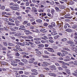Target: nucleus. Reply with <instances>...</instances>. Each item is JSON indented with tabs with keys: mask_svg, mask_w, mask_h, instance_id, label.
I'll use <instances>...</instances> for the list:
<instances>
[{
	"mask_svg": "<svg viewBox=\"0 0 77 77\" xmlns=\"http://www.w3.org/2000/svg\"><path fill=\"white\" fill-rule=\"evenodd\" d=\"M32 12H37V11L36 10V8L35 7H32Z\"/></svg>",
	"mask_w": 77,
	"mask_h": 77,
	"instance_id": "f257e3e1",
	"label": "nucleus"
},
{
	"mask_svg": "<svg viewBox=\"0 0 77 77\" xmlns=\"http://www.w3.org/2000/svg\"><path fill=\"white\" fill-rule=\"evenodd\" d=\"M11 9H12L13 10H14L15 11H16V10L19 9V8L17 7H11Z\"/></svg>",
	"mask_w": 77,
	"mask_h": 77,
	"instance_id": "f03ea898",
	"label": "nucleus"
},
{
	"mask_svg": "<svg viewBox=\"0 0 77 77\" xmlns=\"http://www.w3.org/2000/svg\"><path fill=\"white\" fill-rule=\"evenodd\" d=\"M50 68L51 69L53 70V69H56V66L54 65L51 66V67Z\"/></svg>",
	"mask_w": 77,
	"mask_h": 77,
	"instance_id": "7ed1b4c3",
	"label": "nucleus"
},
{
	"mask_svg": "<svg viewBox=\"0 0 77 77\" xmlns=\"http://www.w3.org/2000/svg\"><path fill=\"white\" fill-rule=\"evenodd\" d=\"M57 24H58V26L59 27H62V25H63V23H60L59 22L57 23Z\"/></svg>",
	"mask_w": 77,
	"mask_h": 77,
	"instance_id": "20e7f679",
	"label": "nucleus"
},
{
	"mask_svg": "<svg viewBox=\"0 0 77 77\" xmlns=\"http://www.w3.org/2000/svg\"><path fill=\"white\" fill-rule=\"evenodd\" d=\"M48 50L51 52H54V51L53 50V49L51 48H48Z\"/></svg>",
	"mask_w": 77,
	"mask_h": 77,
	"instance_id": "39448f33",
	"label": "nucleus"
},
{
	"mask_svg": "<svg viewBox=\"0 0 77 77\" xmlns=\"http://www.w3.org/2000/svg\"><path fill=\"white\" fill-rule=\"evenodd\" d=\"M0 63L3 65H6V62L5 61H2V62L0 61Z\"/></svg>",
	"mask_w": 77,
	"mask_h": 77,
	"instance_id": "423d86ee",
	"label": "nucleus"
},
{
	"mask_svg": "<svg viewBox=\"0 0 77 77\" xmlns=\"http://www.w3.org/2000/svg\"><path fill=\"white\" fill-rule=\"evenodd\" d=\"M43 63L44 64L42 65V66H47V65L48 64V63L46 62H44Z\"/></svg>",
	"mask_w": 77,
	"mask_h": 77,
	"instance_id": "0eeeda50",
	"label": "nucleus"
},
{
	"mask_svg": "<svg viewBox=\"0 0 77 77\" xmlns=\"http://www.w3.org/2000/svg\"><path fill=\"white\" fill-rule=\"evenodd\" d=\"M41 38L42 39H44V40H46V39H48V37L45 35L44 36V37H41Z\"/></svg>",
	"mask_w": 77,
	"mask_h": 77,
	"instance_id": "6e6552de",
	"label": "nucleus"
},
{
	"mask_svg": "<svg viewBox=\"0 0 77 77\" xmlns=\"http://www.w3.org/2000/svg\"><path fill=\"white\" fill-rule=\"evenodd\" d=\"M48 75H51V76H56V75L55 74L52 73H48Z\"/></svg>",
	"mask_w": 77,
	"mask_h": 77,
	"instance_id": "1a4fd4ad",
	"label": "nucleus"
},
{
	"mask_svg": "<svg viewBox=\"0 0 77 77\" xmlns=\"http://www.w3.org/2000/svg\"><path fill=\"white\" fill-rule=\"evenodd\" d=\"M66 32H72V29H66Z\"/></svg>",
	"mask_w": 77,
	"mask_h": 77,
	"instance_id": "9d476101",
	"label": "nucleus"
},
{
	"mask_svg": "<svg viewBox=\"0 0 77 77\" xmlns=\"http://www.w3.org/2000/svg\"><path fill=\"white\" fill-rule=\"evenodd\" d=\"M23 44H25V45H28V46L30 45V44L27 42H23Z\"/></svg>",
	"mask_w": 77,
	"mask_h": 77,
	"instance_id": "9b49d317",
	"label": "nucleus"
},
{
	"mask_svg": "<svg viewBox=\"0 0 77 77\" xmlns=\"http://www.w3.org/2000/svg\"><path fill=\"white\" fill-rule=\"evenodd\" d=\"M8 45H9V46H11V47H12L13 46H15V45H14V44H13L12 43H8Z\"/></svg>",
	"mask_w": 77,
	"mask_h": 77,
	"instance_id": "f8f14e48",
	"label": "nucleus"
},
{
	"mask_svg": "<svg viewBox=\"0 0 77 77\" xmlns=\"http://www.w3.org/2000/svg\"><path fill=\"white\" fill-rule=\"evenodd\" d=\"M7 24H8V25H10V26H15V24L13 23H11L10 22L8 23Z\"/></svg>",
	"mask_w": 77,
	"mask_h": 77,
	"instance_id": "ddd939ff",
	"label": "nucleus"
},
{
	"mask_svg": "<svg viewBox=\"0 0 77 77\" xmlns=\"http://www.w3.org/2000/svg\"><path fill=\"white\" fill-rule=\"evenodd\" d=\"M41 39V38H35L34 39V41H39Z\"/></svg>",
	"mask_w": 77,
	"mask_h": 77,
	"instance_id": "4468645a",
	"label": "nucleus"
},
{
	"mask_svg": "<svg viewBox=\"0 0 77 77\" xmlns=\"http://www.w3.org/2000/svg\"><path fill=\"white\" fill-rule=\"evenodd\" d=\"M55 9L57 12H60L61 11V10L59 9V8L58 7H55Z\"/></svg>",
	"mask_w": 77,
	"mask_h": 77,
	"instance_id": "2eb2a0df",
	"label": "nucleus"
},
{
	"mask_svg": "<svg viewBox=\"0 0 77 77\" xmlns=\"http://www.w3.org/2000/svg\"><path fill=\"white\" fill-rule=\"evenodd\" d=\"M42 20L40 19L37 20H36V22H37V23H42Z\"/></svg>",
	"mask_w": 77,
	"mask_h": 77,
	"instance_id": "dca6fc26",
	"label": "nucleus"
},
{
	"mask_svg": "<svg viewBox=\"0 0 77 77\" xmlns=\"http://www.w3.org/2000/svg\"><path fill=\"white\" fill-rule=\"evenodd\" d=\"M51 34H52V35H57V33L55 32H52L51 33Z\"/></svg>",
	"mask_w": 77,
	"mask_h": 77,
	"instance_id": "f3484780",
	"label": "nucleus"
},
{
	"mask_svg": "<svg viewBox=\"0 0 77 77\" xmlns=\"http://www.w3.org/2000/svg\"><path fill=\"white\" fill-rule=\"evenodd\" d=\"M59 37H60V36L59 35H56V36H54V39H57Z\"/></svg>",
	"mask_w": 77,
	"mask_h": 77,
	"instance_id": "a211bd4d",
	"label": "nucleus"
},
{
	"mask_svg": "<svg viewBox=\"0 0 77 77\" xmlns=\"http://www.w3.org/2000/svg\"><path fill=\"white\" fill-rule=\"evenodd\" d=\"M77 32H75V36L74 37V38H75V39H77Z\"/></svg>",
	"mask_w": 77,
	"mask_h": 77,
	"instance_id": "6ab92c4d",
	"label": "nucleus"
},
{
	"mask_svg": "<svg viewBox=\"0 0 77 77\" xmlns=\"http://www.w3.org/2000/svg\"><path fill=\"white\" fill-rule=\"evenodd\" d=\"M22 60V62H26L27 63V62H29V61H28L26 60L23 59Z\"/></svg>",
	"mask_w": 77,
	"mask_h": 77,
	"instance_id": "aec40b11",
	"label": "nucleus"
},
{
	"mask_svg": "<svg viewBox=\"0 0 77 77\" xmlns=\"http://www.w3.org/2000/svg\"><path fill=\"white\" fill-rule=\"evenodd\" d=\"M68 5H73L74 4V2L72 1H71L68 3Z\"/></svg>",
	"mask_w": 77,
	"mask_h": 77,
	"instance_id": "412c9836",
	"label": "nucleus"
},
{
	"mask_svg": "<svg viewBox=\"0 0 77 77\" xmlns=\"http://www.w3.org/2000/svg\"><path fill=\"white\" fill-rule=\"evenodd\" d=\"M68 44H74V42L71 41H68L67 42Z\"/></svg>",
	"mask_w": 77,
	"mask_h": 77,
	"instance_id": "4be33fe9",
	"label": "nucleus"
},
{
	"mask_svg": "<svg viewBox=\"0 0 77 77\" xmlns=\"http://www.w3.org/2000/svg\"><path fill=\"white\" fill-rule=\"evenodd\" d=\"M38 73V72H33L32 73V75H37Z\"/></svg>",
	"mask_w": 77,
	"mask_h": 77,
	"instance_id": "5701e85b",
	"label": "nucleus"
},
{
	"mask_svg": "<svg viewBox=\"0 0 77 77\" xmlns=\"http://www.w3.org/2000/svg\"><path fill=\"white\" fill-rule=\"evenodd\" d=\"M66 70V72L68 74H70V72H69V70L68 69H67Z\"/></svg>",
	"mask_w": 77,
	"mask_h": 77,
	"instance_id": "b1692460",
	"label": "nucleus"
},
{
	"mask_svg": "<svg viewBox=\"0 0 77 77\" xmlns=\"http://www.w3.org/2000/svg\"><path fill=\"white\" fill-rule=\"evenodd\" d=\"M38 46L39 47H44V45L43 44L39 45Z\"/></svg>",
	"mask_w": 77,
	"mask_h": 77,
	"instance_id": "393cba45",
	"label": "nucleus"
},
{
	"mask_svg": "<svg viewBox=\"0 0 77 77\" xmlns=\"http://www.w3.org/2000/svg\"><path fill=\"white\" fill-rule=\"evenodd\" d=\"M9 21H11V22H12V23L14 22V20H12V19L11 18H9Z\"/></svg>",
	"mask_w": 77,
	"mask_h": 77,
	"instance_id": "a878e982",
	"label": "nucleus"
},
{
	"mask_svg": "<svg viewBox=\"0 0 77 77\" xmlns=\"http://www.w3.org/2000/svg\"><path fill=\"white\" fill-rule=\"evenodd\" d=\"M39 77H45V76L43 74H39L38 75Z\"/></svg>",
	"mask_w": 77,
	"mask_h": 77,
	"instance_id": "bb28decb",
	"label": "nucleus"
},
{
	"mask_svg": "<svg viewBox=\"0 0 77 77\" xmlns=\"http://www.w3.org/2000/svg\"><path fill=\"white\" fill-rule=\"evenodd\" d=\"M15 55L17 56H20V54L18 52H15Z\"/></svg>",
	"mask_w": 77,
	"mask_h": 77,
	"instance_id": "cd10ccee",
	"label": "nucleus"
},
{
	"mask_svg": "<svg viewBox=\"0 0 77 77\" xmlns=\"http://www.w3.org/2000/svg\"><path fill=\"white\" fill-rule=\"evenodd\" d=\"M44 53L45 54H50V53L47 51H45Z\"/></svg>",
	"mask_w": 77,
	"mask_h": 77,
	"instance_id": "c85d7f7f",
	"label": "nucleus"
},
{
	"mask_svg": "<svg viewBox=\"0 0 77 77\" xmlns=\"http://www.w3.org/2000/svg\"><path fill=\"white\" fill-rule=\"evenodd\" d=\"M61 41L64 42L66 41V38H65L63 39H61Z\"/></svg>",
	"mask_w": 77,
	"mask_h": 77,
	"instance_id": "c756f323",
	"label": "nucleus"
},
{
	"mask_svg": "<svg viewBox=\"0 0 77 77\" xmlns=\"http://www.w3.org/2000/svg\"><path fill=\"white\" fill-rule=\"evenodd\" d=\"M35 44H41V42L38 41H35Z\"/></svg>",
	"mask_w": 77,
	"mask_h": 77,
	"instance_id": "7c9ffc66",
	"label": "nucleus"
},
{
	"mask_svg": "<svg viewBox=\"0 0 77 77\" xmlns=\"http://www.w3.org/2000/svg\"><path fill=\"white\" fill-rule=\"evenodd\" d=\"M36 53H37V54H41V52L39 51H36Z\"/></svg>",
	"mask_w": 77,
	"mask_h": 77,
	"instance_id": "2f4dec72",
	"label": "nucleus"
},
{
	"mask_svg": "<svg viewBox=\"0 0 77 77\" xmlns=\"http://www.w3.org/2000/svg\"><path fill=\"white\" fill-rule=\"evenodd\" d=\"M21 54H25L26 55H28V54L25 52H22Z\"/></svg>",
	"mask_w": 77,
	"mask_h": 77,
	"instance_id": "473e14b6",
	"label": "nucleus"
},
{
	"mask_svg": "<svg viewBox=\"0 0 77 77\" xmlns=\"http://www.w3.org/2000/svg\"><path fill=\"white\" fill-rule=\"evenodd\" d=\"M60 8L61 9H65V6H61L60 7Z\"/></svg>",
	"mask_w": 77,
	"mask_h": 77,
	"instance_id": "72a5a7b5",
	"label": "nucleus"
},
{
	"mask_svg": "<svg viewBox=\"0 0 77 77\" xmlns=\"http://www.w3.org/2000/svg\"><path fill=\"white\" fill-rule=\"evenodd\" d=\"M34 20H35V19L33 18L30 20V21L31 22H33V21H34Z\"/></svg>",
	"mask_w": 77,
	"mask_h": 77,
	"instance_id": "f704fd0d",
	"label": "nucleus"
},
{
	"mask_svg": "<svg viewBox=\"0 0 77 77\" xmlns=\"http://www.w3.org/2000/svg\"><path fill=\"white\" fill-rule=\"evenodd\" d=\"M27 39H32L33 37L31 36H28L27 37Z\"/></svg>",
	"mask_w": 77,
	"mask_h": 77,
	"instance_id": "c9c22d12",
	"label": "nucleus"
},
{
	"mask_svg": "<svg viewBox=\"0 0 77 77\" xmlns=\"http://www.w3.org/2000/svg\"><path fill=\"white\" fill-rule=\"evenodd\" d=\"M19 65H21V66H23V65H24V63H23L21 62H19Z\"/></svg>",
	"mask_w": 77,
	"mask_h": 77,
	"instance_id": "e433bc0d",
	"label": "nucleus"
},
{
	"mask_svg": "<svg viewBox=\"0 0 77 77\" xmlns=\"http://www.w3.org/2000/svg\"><path fill=\"white\" fill-rule=\"evenodd\" d=\"M15 47H16V49H18L19 48H20V45H17Z\"/></svg>",
	"mask_w": 77,
	"mask_h": 77,
	"instance_id": "4c0bfd02",
	"label": "nucleus"
},
{
	"mask_svg": "<svg viewBox=\"0 0 77 77\" xmlns=\"http://www.w3.org/2000/svg\"><path fill=\"white\" fill-rule=\"evenodd\" d=\"M72 50L73 51H75V50H77V48H72Z\"/></svg>",
	"mask_w": 77,
	"mask_h": 77,
	"instance_id": "58836bf2",
	"label": "nucleus"
},
{
	"mask_svg": "<svg viewBox=\"0 0 77 77\" xmlns=\"http://www.w3.org/2000/svg\"><path fill=\"white\" fill-rule=\"evenodd\" d=\"M3 44L5 45V46H8V44H7L6 42H3Z\"/></svg>",
	"mask_w": 77,
	"mask_h": 77,
	"instance_id": "ea45409f",
	"label": "nucleus"
},
{
	"mask_svg": "<svg viewBox=\"0 0 77 77\" xmlns=\"http://www.w3.org/2000/svg\"><path fill=\"white\" fill-rule=\"evenodd\" d=\"M16 77H19V76H20V75L18 73H16Z\"/></svg>",
	"mask_w": 77,
	"mask_h": 77,
	"instance_id": "a19ab883",
	"label": "nucleus"
},
{
	"mask_svg": "<svg viewBox=\"0 0 77 77\" xmlns=\"http://www.w3.org/2000/svg\"><path fill=\"white\" fill-rule=\"evenodd\" d=\"M30 6L31 7H34V6H35V4H30Z\"/></svg>",
	"mask_w": 77,
	"mask_h": 77,
	"instance_id": "79ce46f5",
	"label": "nucleus"
},
{
	"mask_svg": "<svg viewBox=\"0 0 77 77\" xmlns=\"http://www.w3.org/2000/svg\"><path fill=\"white\" fill-rule=\"evenodd\" d=\"M40 31L41 32H44V31H45V29H41L40 30Z\"/></svg>",
	"mask_w": 77,
	"mask_h": 77,
	"instance_id": "37998d69",
	"label": "nucleus"
},
{
	"mask_svg": "<svg viewBox=\"0 0 77 77\" xmlns=\"http://www.w3.org/2000/svg\"><path fill=\"white\" fill-rule=\"evenodd\" d=\"M27 23H28L27 21H25L23 22V24H27Z\"/></svg>",
	"mask_w": 77,
	"mask_h": 77,
	"instance_id": "c03bdc74",
	"label": "nucleus"
},
{
	"mask_svg": "<svg viewBox=\"0 0 77 77\" xmlns=\"http://www.w3.org/2000/svg\"><path fill=\"white\" fill-rule=\"evenodd\" d=\"M58 70L61 71V70H63V69L62 67H58Z\"/></svg>",
	"mask_w": 77,
	"mask_h": 77,
	"instance_id": "a18cd8bd",
	"label": "nucleus"
},
{
	"mask_svg": "<svg viewBox=\"0 0 77 77\" xmlns=\"http://www.w3.org/2000/svg\"><path fill=\"white\" fill-rule=\"evenodd\" d=\"M77 27V26L76 25L72 27V28H73V29H76Z\"/></svg>",
	"mask_w": 77,
	"mask_h": 77,
	"instance_id": "49530a36",
	"label": "nucleus"
},
{
	"mask_svg": "<svg viewBox=\"0 0 77 77\" xmlns=\"http://www.w3.org/2000/svg\"><path fill=\"white\" fill-rule=\"evenodd\" d=\"M11 65H13V66H17V63H11Z\"/></svg>",
	"mask_w": 77,
	"mask_h": 77,
	"instance_id": "de8ad7c7",
	"label": "nucleus"
},
{
	"mask_svg": "<svg viewBox=\"0 0 77 77\" xmlns=\"http://www.w3.org/2000/svg\"><path fill=\"white\" fill-rule=\"evenodd\" d=\"M29 2H27L26 3V6H29Z\"/></svg>",
	"mask_w": 77,
	"mask_h": 77,
	"instance_id": "09e8293b",
	"label": "nucleus"
},
{
	"mask_svg": "<svg viewBox=\"0 0 77 77\" xmlns=\"http://www.w3.org/2000/svg\"><path fill=\"white\" fill-rule=\"evenodd\" d=\"M49 41L51 43H53V42H54V41H53V40H49Z\"/></svg>",
	"mask_w": 77,
	"mask_h": 77,
	"instance_id": "8fccbe9b",
	"label": "nucleus"
},
{
	"mask_svg": "<svg viewBox=\"0 0 77 77\" xmlns=\"http://www.w3.org/2000/svg\"><path fill=\"white\" fill-rule=\"evenodd\" d=\"M5 6H2L1 7V9H5Z\"/></svg>",
	"mask_w": 77,
	"mask_h": 77,
	"instance_id": "3c124183",
	"label": "nucleus"
},
{
	"mask_svg": "<svg viewBox=\"0 0 77 77\" xmlns=\"http://www.w3.org/2000/svg\"><path fill=\"white\" fill-rule=\"evenodd\" d=\"M30 60L31 61H34V60H35V58H32Z\"/></svg>",
	"mask_w": 77,
	"mask_h": 77,
	"instance_id": "603ef678",
	"label": "nucleus"
},
{
	"mask_svg": "<svg viewBox=\"0 0 77 77\" xmlns=\"http://www.w3.org/2000/svg\"><path fill=\"white\" fill-rule=\"evenodd\" d=\"M63 53V54H68V52L66 51H64Z\"/></svg>",
	"mask_w": 77,
	"mask_h": 77,
	"instance_id": "864d4df0",
	"label": "nucleus"
},
{
	"mask_svg": "<svg viewBox=\"0 0 77 77\" xmlns=\"http://www.w3.org/2000/svg\"><path fill=\"white\" fill-rule=\"evenodd\" d=\"M50 4L51 5H53L54 4V2H50Z\"/></svg>",
	"mask_w": 77,
	"mask_h": 77,
	"instance_id": "5fc2aeb1",
	"label": "nucleus"
},
{
	"mask_svg": "<svg viewBox=\"0 0 77 77\" xmlns=\"http://www.w3.org/2000/svg\"><path fill=\"white\" fill-rule=\"evenodd\" d=\"M10 33L11 34V35H13L14 34H15V32H11Z\"/></svg>",
	"mask_w": 77,
	"mask_h": 77,
	"instance_id": "6e6d98bb",
	"label": "nucleus"
},
{
	"mask_svg": "<svg viewBox=\"0 0 77 77\" xmlns=\"http://www.w3.org/2000/svg\"><path fill=\"white\" fill-rule=\"evenodd\" d=\"M41 42L42 44H45V42L44 40H42Z\"/></svg>",
	"mask_w": 77,
	"mask_h": 77,
	"instance_id": "4d7b16f0",
	"label": "nucleus"
},
{
	"mask_svg": "<svg viewBox=\"0 0 77 77\" xmlns=\"http://www.w3.org/2000/svg\"><path fill=\"white\" fill-rule=\"evenodd\" d=\"M44 26H48V24L46 23H45L44 24Z\"/></svg>",
	"mask_w": 77,
	"mask_h": 77,
	"instance_id": "13d9d810",
	"label": "nucleus"
},
{
	"mask_svg": "<svg viewBox=\"0 0 77 77\" xmlns=\"http://www.w3.org/2000/svg\"><path fill=\"white\" fill-rule=\"evenodd\" d=\"M11 63H16V62L15 60H12L11 61Z\"/></svg>",
	"mask_w": 77,
	"mask_h": 77,
	"instance_id": "bf43d9fd",
	"label": "nucleus"
},
{
	"mask_svg": "<svg viewBox=\"0 0 77 77\" xmlns=\"http://www.w3.org/2000/svg\"><path fill=\"white\" fill-rule=\"evenodd\" d=\"M51 12L52 13V14H53V13H54V10H53V9H52L51 10Z\"/></svg>",
	"mask_w": 77,
	"mask_h": 77,
	"instance_id": "052dcab7",
	"label": "nucleus"
},
{
	"mask_svg": "<svg viewBox=\"0 0 77 77\" xmlns=\"http://www.w3.org/2000/svg\"><path fill=\"white\" fill-rule=\"evenodd\" d=\"M30 29H34V26H31L30 27Z\"/></svg>",
	"mask_w": 77,
	"mask_h": 77,
	"instance_id": "680f3d73",
	"label": "nucleus"
},
{
	"mask_svg": "<svg viewBox=\"0 0 77 77\" xmlns=\"http://www.w3.org/2000/svg\"><path fill=\"white\" fill-rule=\"evenodd\" d=\"M18 20H21L22 18H21V17H20V16H19L18 17Z\"/></svg>",
	"mask_w": 77,
	"mask_h": 77,
	"instance_id": "e2e57ef3",
	"label": "nucleus"
},
{
	"mask_svg": "<svg viewBox=\"0 0 77 77\" xmlns=\"http://www.w3.org/2000/svg\"><path fill=\"white\" fill-rule=\"evenodd\" d=\"M70 14H67L65 16L66 17H69V16H70Z\"/></svg>",
	"mask_w": 77,
	"mask_h": 77,
	"instance_id": "0e129e2a",
	"label": "nucleus"
},
{
	"mask_svg": "<svg viewBox=\"0 0 77 77\" xmlns=\"http://www.w3.org/2000/svg\"><path fill=\"white\" fill-rule=\"evenodd\" d=\"M62 68H68V67H67V66H63Z\"/></svg>",
	"mask_w": 77,
	"mask_h": 77,
	"instance_id": "69168bd1",
	"label": "nucleus"
},
{
	"mask_svg": "<svg viewBox=\"0 0 77 77\" xmlns=\"http://www.w3.org/2000/svg\"><path fill=\"white\" fill-rule=\"evenodd\" d=\"M19 74H23V71H19Z\"/></svg>",
	"mask_w": 77,
	"mask_h": 77,
	"instance_id": "338daca9",
	"label": "nucleus"
},
{
	"mask_svg": "<svg viewBox=\"0 0 77 77\" xmlns=\"http://www.w3.org/2000/svg\"><path fill=\"white\" fill-rule=\"evenodd\" d=\"M72 74L73 75H74L75 76H76V77H77V74H75V73H72Z\"/></svg>",
	"mask_w": 77,
	"mask_h": 77,
	"instance_id": "774afa93",
	"label": "nucleus"
}]
</instances>
